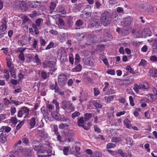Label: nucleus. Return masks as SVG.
I'll return each mask as SVG.
<instances>
[{
    "label": "nucleus",
    "instance_id": "6e6552de",
    "mask_svg": "<svg viewBox=\"0 0 157 157\" xmlns=\"http://www.w3.org/2000/svg\"><path fill=\"white\" fill-rule=\"evenodd\" d=\"M29 5L30 8H36L40 5L41 2L38 1L29 2Z\"/></svg>",
    "mask_w": 157,
    "mask_h": 157
},
{
    "label": "nucleus",
    "instance_id": "69168bd1",
    "mask_svg": "<svg viewBox=\"0 0 157 157\" xmlns=\"http://www.w3.org/2000/svg\"><path fill=\"white\" fill-rule=\"evenodd\" d=\"M19 59L21 61H24L25 58L24 56V54L20 53L18 56Z\"/></svg>",
    "mask_w": 157,
    "mask_h": 157
},
{
    "label": "nucleus",
    "instance_id": "6ab92c4d",
    "mask_svg": "<svg viewBox=\"0 0 157 157\" xmlns=\"http://www.w3.org/2000/svg\"><path fill=\"white\" fill-rule=\"evenodd\" d=\"M82 69V66L81 64L76 65L75 67L72 69V71L74 72L80 71Z\"/></svg>",
    "mask_w": 157,
    "mask_h": 157
},
{
    "label": "nucleus",
    "instance_id": "b1692460",
    "mask_svg": "<svg viewBox=\"0 0 157 157\" xmlns=\"http://www.w3.org/2000/svg\"><path fill=\"white\" fill-rule=\"evenodd\" d=\"M9 71L11 74L12 77L14 78H16L15 75L16 70L14 69V67H10L9 69Z\"/></svg>",
    "mask_w": 157,
    "mask_h": 157
},
{
    "label": "nucleus",
    "instance_id": "a878e982",
    "mask_svg": "<svg viewBox=\"0 0 157 157\" xmlns=\"http://www.w3.org/2000/svg\"><path fill=\"white\" fill-rule=\"evenodd\" d=\"M141 89H148L149 85L147 82H142L140 83Z\"/></svg>",
    "mask_w": 157,
    "mask_h": 157
},
{
    "label": "nucleus",
    "instance_id": "e433bc0d",
    "mask_svg": "<svg viewBox=\"0 0 157 157\" xmlns=\"http://www.w3.org/2000/svg\"><path fill=\"white\" fill-rule=\"evenodd\" d=\"M125 69L127 70L131 73H132L133 74L135 73V72L132 70L131 67L129 65L125 67Z\"/></svg>",
    "mask_w": 157,
    "mask_h": 157
},
{
    "label": "nucleus",
    "instance_id": "ddd939ff",
    "mask_svg": "<svg viewBox=\"0 0 157 157\" xmlns=\"http://www.w3.org/2000/svg\"><path fill=\"white\" fill-rule=\"evenodd\" d=\"M1 23L2 25L0 26V30L5 31L7 28L6 21L5 18H4L2 19Z\"/></svg>",
    "mask_w": 157,
    "mask_h": 157
},
{
    "label": "nucleus",
    "instance_id": "680f3d73",
    "mask_svg": "<svg viewBox=\"0 0 157 157\" xmlns=\"http://www.w3.org/2000/svg\"><path fill=\"white\" fill-rule=\"evenodd\" d=\"M87 126L85 125L84 127V129L86 130H88L90 128V126L92 125L91 123L90 122H88L87 124Z\"/></svg>",
    "mask_w": 157,
    "mask_h": 157
},
{
    "label": "nucleus",
    "instance_id": "bf43d9fd",
    "mask_svg": "<svg viewBox=\"0 0 157 157\" xmlns=\"http://www.w3.org/2000/svg\"><path fill=\"white\" fill-rule=\"evenodd\" d=\"M129 98L130 101V105L132 106H134L135 105V104L134 102L132 96H130L129 97Z\"/></svg>",
    "mask_w": 157,
    "mask_h": 157
},
{
    "label": "nucleus",
    "instance_id": "338daca9",
    "mask_svg": "<svg viewBox=\"0 0 157 157\" xmlns=\"http://www.w3.org/2000/svg\"><path fill=\"white\" fill-rule=\"evenodd\" d=\"M152 46L153 47H156L154 48L153 50L155 51V49H157V40H154L152 44Z\"/></svg>",
    "mask_w": 157,
    "mask_h": 157
},
{
    "label": "nucleus",
    "instance_id": "c9c22d12",
    "mask_svg": "<svg viewBox=\"0 0 157 157\" xmlns=\"http://www.w3.org/2000/svg\"><path fill=\"white\" fill-rule=\"evenodd\" d=\"M80 113L78 111H75L72 114L71 117L73 119H75L76 117L80 115Z\"/></svg>",
    "mask_w": 157,
    "mask_h": 157
},
{
    "label": "nucleus",
    "instance_id": "473e14b6",
    "mask_svg": "<svg viewBox=\"0 0 157 157\" xmlns=\"http://www.w3.org/2000/svg\"><path fill=\"white\" fill-rule=\"evenodd\" d=\"M101 154L98 151L94 152L91 157H101Z\"/></svg>",
    "mask_w": 157,
    "mask_h": 157
},
{
    "label": "nucleus",
    "instance_id": "9d476101",
    "mask_svg": "<svg viewBox=\"0 0 157 157\" xmlns=\"http://www.w3.org/2000/svg\"><path fill=\"white\" fill-rule=\"evenodd\" d=\"M32 150L30 147H26L25 149L23 154L25 157H31Z\"/></svg>",
    "mask_w": 157,
    "mask_h": 157
},
{
    "label": "nucleus",
    "instance_id": "774afa93",
    "mask_svg": "<svg viewBox=\"0 0 157 157\" xmlns=\"http://www.w3.org/2000/svg\"><path fill=\"white\" fill-rule=\"evenodd\" d=\"M37 15V13L36 11H35L33 12L32 13H31L29 15V16L31 17L32 18H33L36 17Z\"/></svg>",
    "mask_w": 157,
    "mask_h": 157
},
{
    "label": "nucleus",
    "instance_id": "c756f323",
    "mask_svg": "<svg viewBox=\"0 0 157 157\" xmlns=\"http://www.w3.org/2000/svg\"><path fill=\"white\" fill-rule=\"evenodd\" d=\"M118 154L123 157H127V155L126 153L124 152L121 149H119L118 150Z\"/></svg>",
    "mask_w": 157,
    "mask_h": 157
},
{
    "label": "nucleus",
    "instance_id": "f704fd0d",
    "mask_svg": "<svg viewBox=\"0 0 157 157\" xmlns=\"http://www.w3.org/2000/svg\"><path fill=\"white\" fill-rule=\"evenodd\" d=\"M61 119L62 121L66 122V124H70V121L68 118L63 117L61 118Z\"/></svg>",
    "mask_w": 157,
    "mask_h": 157
},
{
    "label": "nucleus",
    "instance_id": "8fccbe9b",
    "mask_svg": "<svg viewBox=\"0 0 157 157\" xmlns=\"http://www.w3.org/2000/svg\"><path fill=\"white\" fill-rule=\"evenodd\" d=\"M146 64V61L144 59H141L139 64V66H144Z\"/></svg>",
    "mask_w": 157,
    "mask_h": 157
},
{
    "label": "nucleus",
    "instance_id": "72a5a7b5",
    "mask_svg": "<svg viewBox=\"0 0 157 157\" xmlns=\"http://www.w3.org/2000/svg\"><path fill=\"white\" fill-rule=\"evenodd\" d=\"M55 63L54 61H49L47 64L46 66L47 67H53L54 65H55Z\"/></svg>",
    "mask_w": 157,
    "mask_h": 157
},
{
    "label": "nucleus",
    "instance_id": "aec40b11",
    "mask_svg": "<svg viewBox=\"0 0 157 157\" xmlns=\"http://www.w3.org/2000/svg\"><path fill=\"white\" fill-rule=\"evenodd\" d=\"M56 11L61 14H64L66 13V11L64 10V8L60 6L57 7Z\"/></svg>",
    "mask_w": 157,
    "mask_h": 157
},
{
    "label": "nucleus",
    "instance_id": "f257e3e1",
    "mask_svg": "<svg viewBox=\"0 0 157 157\" xmlns=\"http://www.w3.org/2000/svg\"><path fill=\"white\" fill-rule=\"evenodd\" d=\"M111 14L107 11H105L101 15V20L102 24L104 26H109L111 22Z\"/></svg>",
    "mask_w": 157,
    "mask_h": 157
},
{
    "label": "nucleus",
    "instance_id": "a211bd4d",
    "mask_svg": "<svg viewBox=\"0 0 157 157\" xmlns=\"http://www.w3.org/2000/svg\"><path fill=\"white\" fill-rule=\"evenodd\" d=\"M29 125L30 128H32L34 127L36 125V118L35 117H33L31 119L29 120Z\"/></svg>",
    "mask_w": 157,
    "mask_h": 157
},
{
    "label": "nucleus",
    "instance_id": "6e6d98bb",
    "mask_svg": "<svg viewBox=\"0 0 157 157\" xmlns=\"http://www.w3.org/2000/svg\"><path fill=\"white\" fill-rule=\"evenodd\" d=\"M16 109L15 107H12L10 109L11 114L12 115H13L16 113Z\"/></svg>",
    "mask_w": 157,
    "mask_h": 157
},
{
    "label": "nucleus",
    "instance_id": "c03bdc74",
    "mask_svg": "<svg viewBox=\"0 0 157 157\" xmlns=\"http://www.w3.org/2000/svg\"><path fill=\"white\" fill-rule=\"evenodd\" d=\"M106 72L112 75H114L115 74V71L113 69H108L106 71Z\"/></svg>",
    "mask_w": 157,
    "mask_h": 157
},
{
    "label": "nucleus",
    "instance_id": "dca6fc26",
    "mask_svg": "<svg viewBox=\"0 0 157 157\" xmlns=\"http://www.w3.org/2000/svg\"><path fill=\"white\" fill-rule=\"evenodd\" d=\"M7 135L5 132H2L0 134V141L1 143H4L7 141Z\"/></svg>",
    "mask_w": 157,
    "mask_h": 157
},
{
    "label": "nucleus",
    "instance_id": "4c0bfd02",
    "mask_svg": "<svg viewBox=\"0 0 157 157\" xmlns=\"http://www.w3.org/2000/svg\"><path fill=\"white\" fill-rule=\"evenodd\" d=\"M121 140V138L117 137H113L111 139V141L113 142H117Z\"/></svg>",
    "mask_w": 157,
    "mask_h": 157
},
{
    "label": "nucleus",
    "instance_id": "4d7b16f0",
    "mask_svg": "<svg viewBox=\"0 0 157 157\" xmlns=\"http://www.w3.org/2000/svg\"><path fill=\"white\" fill-rule=\"evenodd\" d=\"M69 150V147H64L63 150L64 154L66 155H67Z\"/></svg>",
    "mask_w": 157,
    "mask_h": 157
},
{
    "label": "nucleus",
    "instance_id": "a19ab883",
    "mask_svg": "<svg viewBox=\"0 0 157 157\" xmlns=\"http://www.w3.org/2000/svg\"><path fill=\"white\" fill-rule=\"evenodd\" d=\"M93 105L96 108H101L102 106V105L96 102H94L93 104Z\"/></svg>",
    "mask_w": 157,
    "mask_h": 157
},
{
    "label": "nucleus",
    "instance_id": "7c9ffc66",
    "mask_svg": "<svg viewBox=\"0 0 157 157\" xmlns=\"http://www.w3.org/2000/svg\"><path fill=\"white\" fill-rule=\"evenodd\" d=\"M85 63L86 65L91 66L92 65L93 62L90 58H87L85 59Z\"/></svg>",
    "mask_w": 157,
    "mask_h": 157
},
{
    "label": "nucleus",
    "instance_id": "4be33fe9",
    "mask_svg": "<svg viewBox=\"0 0 157 157\" xmlns=\"http://www.w3.org/2000/svg\"><path fill=\"white\" fill-rule=\"evenodd\" d=\"M83 24V22L82 21L81 19H79L76 22L75 25L77 26L75 28V29H79L80 28H78L80 26L82 25Z\"/></svg>",
    "mask_w": 157,
    "mask_h": 157
},
{
    "label": "nucleus",
    "instance_id": "412c9836",
    "mask_svg": "<svg viewBox=\"0 0 157 157\" xmlns=\"http://www.w3.org/2000/svg\"><path fill=\"white\" fill-rule=\"evenodd\" d=\"M13 149L14 150L15 152L14 154H15V155H17V157H18V153L21 152L23 150V148L21 146L16 148H15Z\"/></svg>",
    "mask_w": 157,
    "mask_h": 157
},
{
    "label": "nucleus",
    "instance_id": "9b49d317",
    "mask_svg": "<svg viewBox=\"0 0 157 157\" xmlns=\"http://www.w3.org/2000/svg\"><path fill=\"white\" fill-rule=\"evenodd\" d=\"M85 120H84V118L82 117L78 118L77 121V124L79 127H82L84 128V127L85 126Z\"/></svg>",
    "mask_w": 157,
    "mask_h": 157
},
{
    "label": "nucleus",
    "instance_id": "f03ea898",
    "mask_svg": "<svg viewBox=\"0 0 157 157\" xmlns=\"http://www.w3.org/2000/svg\"><path fill=\"white\" fill-rule=\"evenodd\" d=\"M58 81L59 85L62 87L66 84L67 81V77L65 75L62 73L58 76Z\"/></svg>",
    "mask_w": 157,
    "mask_h": 157
},
{
    "label": "nucleus",
    "instance_id": "2eb2a0df",
    "mask_svg": "<svg viewBox=\"0 0 157 157\" xmlns=\"http://www.w3.org/2000/svg\"><path fill=\"white\" fill-rule=\"evenodd\" d=\"M103 36L104 38H105L106 40L108 39L110 37L111 35L109 33V31L108 29H105L103 30Z\"/></svg>",
    "mask_w": 157,
    "mask_h": 157
},
{
    "label": "nucleus",
    "instance_id": "49530a36",
    "mask_svg": "<svg viewBox=\"0 0 157 157\" xmlns=\"http://www.w3.org/2000/svg\"><path fill=\"white\" fill-rule=\"evenodd\" d=\"M69 125L67 124L62 123L59 124V127L61 129H63L65 127H68Z\"/></svg>",
    "mask_w": 157,
    "mask_h": 157
},
{
    "label": "nucleus",
    "instance_id": "0eeeda50",
    "mask_svg": "<svg viewBox=\"0 0 157 157\" xmlns=\"http://www.w3.org/2000/svg\"><path fill=\"white\" fill-rule=\"evenodd\" d=\"M91 27L92 28H97L100 25V21L98 19L93 20L90 21Z\"/></svg>",
    "mask_w": 157,
    "mask_h": 157
},
{
    "label": "nucleus",
    "instance_id": "de8ad7c7",
    "mask_svg": "<svg viewBox=\"0 0 157 157\" xmlns=\"http://www.w3.org/2000/svg\"><path fill=\"white\" fill-rule=\"evenodd\" d=\"M21 142L22 141L21 140H18L15 144H14L13 147V149H14L15 148H16L17 147H21L20 146H19L18 145H20V144H21Z\"/></svg>",
    "mask_w": 157,
    "mask_h": 157
},
{
    "label": "nucleus",
    "instance_id": "39448f33",
    "mask_svg": "<svg viewBox=\"0 0 157 157\" xmlns=\"http://www.w3.org/2000/svg\"><path fill=\"white\" fill-rule=\"evenodd\" d=\"M72 107V104L68 101H63L62 102V107L64 110L71 109Z\"/></svg>",
    "mask_w": 157,
    "mask_h": 157
},
{
    "label": "nucleus",
    "instance_id": "e2e57ef3",
    "mask_svg": "<svg viewBox=\"0 0 157 157\" xmlns=\"http://www.w3.org/2000/svg\"><path fill=\"white\" fill-rule=\"evenodd\" d=\"M80 95L81 96L82 99H83V102L84 100L86 101L87 99L86 97L85 93L83 94L82 93H80Z\"/></svg>",
    "mask_w": 157,
    "mask_h": 157
},
{
    "label": "nucleus",
    "instance_id": "f8f14e48",
    "mask_svg": "<svg viewBox=\"0 0 157 157\" xmlns=\"http://www.w3.org/2000/svg\"><path fill=\"white\" fill-rule=\"evenodd\" d=\"M38 133L39 136L43 139H44L45 138H47L48 134L44 131V129L39 130L38 131Z\"/></svg>",
    "mask_w": 157,
    "mask_h": 157
},
{
    "label": "nucleus",
    "instance_id": "1a4fd4ad",
    "mask_svg": "<svg viewBox=\"0 0 157 157\" xmlns=\"http://www.w3.org/2000/svg\"><path fill=\"white\" fill-rule=\"evenodd\" d=\"M59 112H57L56 110V112H52L51 114L52 117L58 121H60L61 119V115L59 113Z\"/></svg>",
    "mask_w": 157,
    "mask_h": 157
},
{
    "label": "nucleus",
    "instance_id": "c85d7f7f",
    "mask_svg": "<svg viewBox=\"0 0 157 157\" xmlns=\"http://www.w3.org/2000/svg\"><path fill=\"white\" fill-rule=\"evenodd\" d=\"M52 103L55 104L56 108V110L57 112H59V103L56 101V100L54 99L52 101Z\"/></svg>",
    "mask_w": 157,
    "mask_h": 157
},
{
    "label": "nucleus",
    "instance_id": "09e8293b",
    "mask_svg": "<svg viewBox=\"0 0 157 157\" xmlns=\"http://www.w3.org/2000/svg\"><path fill=\"white\" fill-rule=\"evenodd\" d=\"M116 147V145L112 143H109L106 145L107 149H109L111 148H113Z\"/></svg>",
    "mask_w": 157,
    "mask_h": 157
},
{
    "label": "nucleus",
    "instance_id": "393cba45",
    "mask_svg": "<svg viewBox=\"0 0 157 157\" xmlns=\"http://www.w3.org/2000/svg\"><path fill=\"white\" fill-rule=\"evenodd\" d=\"M125 140L126 142V144H128L130 146H131L133 142L132 139L130 137H128L126 138Z\"/></svg>",
    "mask_w": 157,
    "mask_h": 157
},
{
    "label": "nucleus",
    "instance_id": "603ef678",
    "mask_svg": "<svg viewBox=\"0 0 157 157\" xmlns=\"http://www.w3.org/2000/svg\"><path fill=\"white\" fill-rule=\"evenodd\" d=\"M124 124L126 125L127 128H129L131 126L130 122L128 120H125L124 121Z\"/></svg>",
    "mask_w": 157,
    "mask_h": 157
},
{
    "label": "nucleus",
    "instance_id": "423d86ee",
    "mask_svg": "<svg viewBox=\"0 0 157 157\" xmlns=\"http://www.w3.org/2000/svg\"><path fill=\"white\" fill-rule=\"evenodd\" d=\"M80 14L81 17L83 18H87L90 17L92 14L91 12L86 11V9L83 10Z\"/></svg>",
    "mask_w": 157,
    "mask_h": 157
},
{
    "label": "nucleus",
    "instance_id": "bb28decb",
    "mask_svg": "<svg viewBox=\"0 0 157 157\" xmlns=\"http://www.w3.org/2000/svg\"><path fill=\"white\" fill-rule=\"evenodd\" d=\"M20 110H21L23 115L24 114H27L29 112V109L28 107L25 106H24L21 108Z\"/></svg>",
    "mask_w": 157,
    "mask_h": 157
},
{
    "label": "nucleus",
    "instance_id": "7ed1b4c3",
    "mask_svg": "<svg viewBox=\"0 0 157 157\" xmlns=\"http://www.w3.org/2000/svg\"><path fill=\"white\" fill-rule=\"evenodd\" d=\"M123 27L121 30V35L125 36L129 34V31L130 29L129 22L126 21L124 24Z\"/></svg>",
    "mask_w": 157,
    "mask_h": 157
},
{
    "label": "nucleus",
    "instance_id": "79ce46f5",
    "mask_svg": "<svg viewBox=\"0 0 157 157\" xmlns=\"http://www.w3.org/2000/svg\"><path fill=\"white\" fill-rule=\"evenodd\" d=\"M54 46V44L53 42H50L45 48L46 50H49L51 48H53Z\"/></svg>",
    "mask_w": 157,
    "mask_h": 157
},
{
    "label": "nucleus",
    "instance_id": "3c124183",
    "mask_svg": "<svg viewBox=\"0 0 157 157\" xmlns=\"http://www.w3.org/2000/svg\"><path fill=\"white\" fill-rule=\"evenodd\" d=\"M41 75L42 78L44 79L47 78V73L44 71H43L41 72Z\"/></svg>",
    "mask_w": 157,
    "mask_h": 157
},
{
    "label": "nucleus",
    "instance_id": "2f4dec72",
    "mask_svg": "<svg viewBox=\"0 0 157 157\" xmlns=\"http://www.w3.org/2000/svg\"><path fill=\"white\" fill-rule=\"evenodd\" d=\"M92 116L90 113H86L84 114V119L85 121L89 120Z\"/></svg>",
    "mask_w": 157,
    "mask_h": 157
},
{
    "label": "nucleus",
    "instance_id": "a18cd8bd",
    "mask_svg": "<svg viewBox=\"0 0 157 157\" xmlns=\"http://www.w3.org/2000/svg\"><path fill=\"white\" fill-rule=\"evenodd\" d=\"M4 73H5L4 75L6 79H8L10 77V76L8 70L5 69L4 70Z\"/></svg>",
    "mask_w": 157,
    "mask_h": 157
},
{
    "label": "nucleus",
    "instance_id": "ea45409f",
    "mask_svg": "<svg viewBox=\"0 0 157 157\" xmlns=\"http://www.w3.org/2000/svg\"><path fill=\"white\" fill-rule=\"evenodd\" d=\"M56 5L55 3L54 2H52L51 3L49 8L51 10H53L55 9V7H56Z\"/></svg>",
    "mask_w": 157,
    "mask_h": 157
},
{
    "label": "nucleus",
    "instance_id": "cd10ccee",
    "mask_svg": "<svg viewBox=\"0 0 157 157\" xmlns=\"http://www.w3.org/2000/svg\"><path fill=\"white\" fill-rule=\"evenodd\" d=\"M115 95L109 96L108 97H105V99L107 103H109L111 101H113L114 99V97Z\"/></svg>",
    "mask_w": 157,
    "mask_h": 157
},
{
    "label": "nucleus",
    "instance_id": "4468645a",
    "mask_svg": "<svg viewBox=\"0 0 157 157\" xmlns=\"http://www.w3.org/2000/svg\"><path fill=\"white\" fill-rule=\"evenodd\" d=\"M1 23L2 25L0 26V30L5 31L7 28L6 21L5 18H4L2 19Z\"/></svg>",
    "mask_w": 157,
    "mask_h": 157
},
{
    "label": "nucleus",
    "instance_id": "864d4df0",
    "mask_svg": "<svg viewBox=\"0 0 157 157\" xmlns=\"http://www.w3.org/2000/svg\"><path fill=\"white\" fill-rule=\"evenodd\" d=\"M105 48V45H100L98 47V51L100 52H103Z\"/></svg>",
    "mask_w": 157,
    "mask_h": 157
},
{
    "label": "nucleus",
    "instance_id": "0e129e2a",
    "mask_svg": "<svg viewBox=\"0 0 157 157\" xmlns=\"http://www.w3.org/2000/svg\"><path fill=\"white\" fill-rule=\"evenodd\" d=\"M40 40L41 44L43 46H44L46 43L45 41L42 37L40 38Z\"/></svg>",
    "mask_w": 157,
    "mask_h": 157
},
{
    "label": "nucleus",
    "instance_id": "5fc2aeb1",
    "mask_svg": "<svg viewBox=\"0 0 157 157\" xmlns=\"http://www.w3.org/2000/svg\"><path fill=\"white\" fill-rule=\"evenodd\" d=\"M66 134L67 136L71 137L73 136L74 133L71 130H69L66 132Z\"/></svg>",
    "mask_w": 157,
    "mask_h": 157
},
{
    "label": "nucleus",
    "instance_id": "13d9d810",
    "mask_svg": "<svg viewBox=\"0 0 157 157\" xmlns=\"http://www.w3.org/2000/svg\"><path fill=\"white\" fill-rule=\"evenodd\" d=\"M94 93L95 96H98L100 94V92L98 88H94Z\"/></svg>",
    "mask_w": 157,
    "mask_h": 157
},
{
    "label": "nucleus",
    "instance_id": "20e7f679",
    "mask_svg": "<svg viewBox=\"0 0 157 157\" xmlns=\"http://www.w3.org/2000/svg\"><path fill=\"white\" fill-rule=\"evenodd\" d=\"M86 33H76L73 35V37L79 41H82L84 39L86 36Z\"/></svg>",
    "mask_w": 157,
    "mask_h": 157
},
{
    "label": "nucleus",
    "instance_id": "5701e85b",
    "mask_svg": "<svg viewBox=\"0 0 157 157\" xmlns=\"http://www.w3.org/2000/svg\"><path fill=\"white\" fill-rule=\"evenodd\" d=\"M33 149L35 151H38L39 153H43V151L41 150H39L41 148V146L39 144H34L33 145Z\"/></svg>",
    "mask_w": 157,
    "mask_h": 157
},
{
    "label": "nucleus",
    "instance_id": "37998d69",
    "mask_svg": "<svg viewBox=\"0 0 157 157\" xmlns=\"http://www.w3.org/2000/svg\"><path fill=\"white\" fill-rule=\"evenodd\" d=\"M47 108L48 109V111L52 113V110L54 109V106L51 104H49L47 105Z\"/></svg>",
    "mask_w": 157,
    "mask_h": 157
},
{
    "label": "nucleus",
    "instance_id": "58836bf2",
    "mask_svg": "<svg viewBox=\"0 0 157 157\" xmlns=\"http://www.w3.org/2000/svg\"><path fill=\"white\" fill-rule=\"evenodd\" d=\"M35 62L37 65H40L41 63L40 61V59L38 58V55L36 54L35 56Z\"/></svg>",
    "mask_w": 157,
    "mask_h": 157
},
{
    "label": "nucleus",
    "instance_id": "052dcab7",
    "mask_svg": "<svg viewBox=\"0 0 157 157\" xmlns=\"http://www.w3.org/2000/svg\"><path fill=\"white\" fill-rule=\"evenodd\" d=\"M150 59L153 62H157V57L155 56H152L150 57Z\"/></svg>",
    "mask_w": 157,
    "mask_h": 157
},
{
    "label": "nucleus",
    "instance_id": "f3484780",
    "mask_svg": "<svg viewBox=\"0 0 157 157\" xmlns=\"http://www.w3.org/2000/svg\"><path fill=\"white\" fill-rule=\"evenodd\" d=\"M20 6L21 10L23 12H25L27 11L28 8V5L25 2L21 3L20 4Z\"/></svg>",
    "mask_w": 157,
    "mask_h": 157
}]
</instances>
